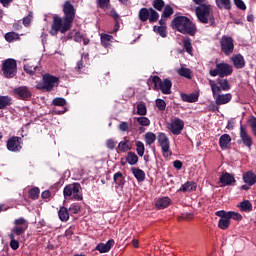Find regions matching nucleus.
I'll list each match as a JSON object with an SVG mask.
<instances>
[{
	"mask_svg": "<svg viewBox=\"0 0 256 256\" xmlns=\"http://www.w3.org/2000/svg\"><path fill=\"white\" fill-rule=\"evenodd\" d=\"M64 17L54 15L53 23L50 29V34L57 35V33H67L73 25L75 19V6L71 2H65L63 6Z\"/></svg>",
	"mask_w": 256,
	"mask_h": 256,
	"instance_id": "nucleus-1",
	"label": "nucleus"
},
{
	"mask_svg": "<svg viewBox=\"0 0 256 256\" xmlns=\"http://www.w3.org/2000/svg\"><path fill=\"white\" fill-rule=\"evenodd\" d=\"M27 229H29V222L25 218L14 220V227L11 229V233L8 234L10 247L13 251L19 249V241L25 239Z\"/></svg>",
	"mask_w": 256,
	"mask_h": 256,
	"instance_id": "nucleus-2",
	"label": "nucleus"
},
{
	"mask_svg": "<svg viewBox=\"0 0 256 256\" xmlns=\"http://www.w3.org/2000/svg\"><path fill=\"white\" fill-rule=\"evenodd\" d=\"M172 27L184 35H195L197 28L186 16H177L172 20Z\"/></svg>",
	"mask_w": 256,
	"mask_h": 256,
	"instance_id": "nucleus-3",
	"label": "nucleus"
},
{
	"mask_svg": "<svg viewBox=\"0 0 256 256\" xmlns=\"http://www.w3.org/2000/svg\"><path fill=\"white\" fill-rule=\"evenodd\" d=\"M196 15L200 23H215V17L213 16V8L209 4H204L196 7Z\"/></svg>",
	"mask_w": 256,
	"mask_h": 256,
	"instance_id": "nucleus-4",
	"label": "nucleus"
},
{
	"mask_svg": "<svg viewBox=\"0 0 256 256\" xmlns=\"http://www.w3.org/2000/svg\"><path fill=\"white\" fill-rule=\"evenodd\" d=\"M64 199H71V201H83V194H81V184L72 183L63 189Z\"/></svg>",
	"mask_w": 256,
	"mask_h": 256,
	"instance_id": "nucleus-5",
	"label": "nucleus"
},
{
	"mask_svg": "<svg viewBox=\"0 0 256 256\" xmlns=\"http://www.w3.org/2000/svg\"><path fill=\"white\" fill-rule=\"evenodd\" d=\"M152 83L154 84V91H161L163 95H171V87H173L171 80L167 78L161 80L159 76H153Z\"/></svg>",
	"mask_w": 256,
	"mask_h": 256,
	"instance_id": "nucleus-6",
	"label": "nucleus"
},
{
	"mask_svg": "<svg viewBox=\"0 0 256 256\" xmlns=\"http://www.w3.org/2000/svg\"><path fill=\"white\" fill-rule=\"evenodd\" d=\"M1 71L6 79H13L17 75V60L8 58L2 61Z\"/></svg>",
	"mask_w": 256,
	"mask_h": 256,
	"instance_id": "nucleus-7",
	"label": "nucleus"
},
{
	"mask_svg": "<svg viewBox=\"0 0 256 256\" xmlns=\"http://www.w3.org/2000/svg\"><path fill=\"white\" fill-rule=\"evenodd\" d=\"M233 73V66L227 63H218L214 70H210L209 74L211 77H229Z\"/></svg>",
	"mask_w": 256,
	"mask_h": 256,
	"instance_id": "nucleus-8",
	"label": "nucleus"
},
{
	"mask_svg": "<svg viewBox=\"0 0 256 256\" xmlns=\"http://www.w3.org/2000/svg\"><path fill=\"white\" fill-rule=\"evenodd\" d=\"M59 78L49 74L43 76V82H38L36 87L40 91H52L55 84L58 83Z\"/></svg>",
	"mask_w": 256,
	"mask_h": 256,
	"instance_id": "nucleus-9",
	"label": "nucleus"
},
{
	"mask_svg": "<svg viewBox=\"0 0 256 256\" xmlns=\"http://www.w3.org/2000/svg\"><path fill=\"white\" fill-rule=\"evenodd\" d=\"M157 139L162 149L163 157H171V155H173V152L171 151V142L169 141V137H167V134L160 133Z\"/></svg>",
	"mask_w": 256,
	"mask_h": 256,
	"instance_id": "nucleus-10",
	"label": "nucleus"
},
{
	"mask_svg": "<svg viewBox=\"0 0 256 256\" xmlns=\"http://www.w3.org/2000/svg\"><path fill=\"white\" fill-rule=\"evenodd\" d=\"M212 97L217 105H227L233 99L231 93L221 94L219 88L213 86Z\"/></svg>",
	"mask_w": 256,
	"mask_h": 256,
	"instance_id": "nucleus-11",
	"label": "nucleus"
},
{
	"mask_svg": "<svg viewBox=\"0 0 256 256\" xmlns=\"http://www.w3.org/2000/svg\"><path fill=\"white\" fill-rule=\"evenodd\" d=\"M6 147L8 151H11L12 153H19V151L23 149V140L18 136L10 137L7 141Z\"/></svg>",
	"mask_w": 256,
	"mask_h": 256,
	"instance_id": "nucleus-12",
	"label": "nucleus"
},
{
	"mask_svg": "<svg viewBox=\"0 0 256 256\" xmlns=\"http://www.w3.org/2000/svg\"><path fill=\"white\" fill-rule=\"evenodd\" d=\"M184 127L185 122L180 118H174L170 123H167V129H169L172 135H181V131H183Z\"/></svg>",
	"mask_w": 256,
	"mask_h": 256,
	"instance_id": "nucleus-13",
	"label": "nucleus"
},
{
	"mask_svg": "<svg viewBox=\"0 0 256 256\" xmlns=\"http://www.w3.org/2000/svg\"><path fill=\"white\" fill-rule=\"evenodd\" d=\"M221 50L225 55H231L235 49V44L233 43V38L229 36H223L221 41Z\"/></svg>",
	"mask_w": 256,
	"mask_h": 256,
	"instance_id": "nucleus-14",
	"label": "nucleus"
},
{
	"mask_svg": "<svg viewBox=\"0 0 256 256\" xmlns=\"http://www.w3.org/2000/svg\"><path fill=\"white\" fill-rule=\"evenodd\" d=\"M209 85L212 92L213 87H216L218 89V92L229 91V89H231V86L229 85V80L223 78H218L216 82L213 80H209Z\"/></svg>",
	"mask_w": 256,
	"mask_h": 256,
	"instance_id": "nucleus-15",
	"label": "nucleus"
},
{
	"mask_svg": "<svg viewBox=\"0 0 256 256\" xmlns=\"http://www.w3.org/2000/svg\"><path fill=\"white\" fill-rule=\"evenodd\" d=\"M13 93L17 99H22L26 101V99H30L31 97V90L27 88V86H19L13 89Z\"/></svg>",
	"mask_w": 256,
	"mask_h": 256,
	"instance_id": "nucleus-16",
	"label": "nucleus"
},
{
	"mask_svg": "<svg viewBox=\"0 0 256 256\" xmlns=\"http://www.w3.org/2000/svg\"><path fill=\"white\" fill-rule=\"evenodd\" d=\"M217 217H226L229 221L231 219H234V221H241L243 219V216L241 214L235 212V211H224V210H219L215 213Z\"/></svg>",
	"mask_w": 256,
	"mask_h": 256,
	"instance_id": "nucleus-17",
	"label": "nucleus"
},
{
	"mask_svg": "<svg viewBox=\"0 0 256 256\" xmlns=\"http://www.w3.org/2000/svg\"><path fill=\"white\" fill-rule=\"evenodd\" d=\"M115 246V240L110 239L106 243H99L96 245L95 250L99 253H109Z\"/></svg>",
	"mask_w": 256,
	"mask_h": 256,
	"instance_id": "nucleus-18",
	"label": "nucleus"
},
{
	"mask_svg": "<svg viewBox=\"0 0 256 256\" xmlns=\"http://www.w3.org/2000/svg\"><path fill=\"white\" fill-rule=\"evenodd\" d=\"M219 181L221 183V187L235 185V175L225 172L220 176Z\"/></svg>",
	"mask_w": 256,
	"mask_h": 256,
	"instance_id": "nucleus-19",
	"label": "nucleus"
},
{
	"mask_svg": "<svg viewBox=\"0 0 256 256\" xmlns=\"http://www.w3.org/2000/svg\"><path fill=\"white\" fill-rule=\"evenodd\" d=\"M240 138L246 147H251L253 145V139L247 132L245 126H240Z\"/></svg>",
	"mask_w": 256,
	"mask_h": 256,
	"instance_id": "nucleus-20",
	"label": "nucleus"
},
{
	"mask_svg": "<svg viewBox=\"0 0 256 256\" xmlns=\"http://www.w3.org/2000/svg\"><path fill=\"white\" fill-rule=\"evenodd\" d=\"M231 61L235 69H243L245 67V58L241 54H235L231 57Z\"/></svg>",
	"mask_w": 256,
	"mask_h": 256,
	"instance_id": "nucleus-21",
	"label": "nucleus"
},
{
	"mask_svg": "<svg viewBox=\"0 0 256 256\" xmlns=\"http://www.w3.org/2000/svg\"><path fill=\"white\" fill-rule=\"evenodd\" d=\"M242 179L246 185H249L250 187H253L256 183V175L253 173V171L245 172L242 176Z\"/></svg>",
	"mask_w": 256,
	"mask_h": 256,
	"instance_id": "nucleus-22",
	"label": "nucleus"
},
{
	"mask_svg": "<svg viewBox=\"0 0 256 256\" xmlns=\"http://www.w3.org/2000/svg\"><path fill=\"white\" fill-rule=\"evenodd\" d=\"M180 97L182 101H184L185 103H197V101H199V94L197 93H191V94L181 93Z\"/></svg>",
	"mask_w": 256,
	"mask_h": 256,
	"instance_id": "nucleus-23",
	"label": "nucleus"
},
{
	"mask_svg": "<svg viewBox=\"0 0 256 256\" xmlns=\"http://www.w3.org/2000/svg\"><path fill=\"white\" fill-rule=\"evenodd\" d=\"M229 145H231V136L229 134H223L219 138V146L221 149H229Z\"/></svg>",
	"mask_w": 256,
	"mask_h": 256,
	"instance_id": "nucleus-24",
	"label": "nucleus"
},
{
	"mask_svg": "<svg viewBox=\"0 0 256 256\" xmlns=\"http://www.w3.org/2000/svg\"><path fill=\"white\" fill-rule=\"evenodd\" d=\"M197 189V184L193 181L185 182L179 189L182 193H191V191H195Z\"/></svg>",
	"mask_w": 256,
	"mask_h": 256,
	"instance_id": "nucleus-25",
	"label": "nucleus"
},
{
	"mask_svg": "<svg viewBox=\"0 0 256 256\" xmlns=\"http://www.w3.org/2000/svg\"><path fill=\"white\" fill-rule=\"evenodd\" d=\"M238 207L240 211H243L244 213H251V211H253V204H251V201L249 200H244L240 202Z\"/></svg>",
	"mask_w": 256,
	"mask_h": 256,
	"instance_id": "nucleus-26",
	"label": "nucleus"
},
{
	"mask_svg": "<svg viewBox=\"0 0 256 256\" xmlns=\"http://www.w3.org/2000/svg\"><path fill=\"white\" fill-rule=\"evenodd\" d=\"M118 150L121 153H127V151H131V142L127 139L120 141L118 144Z\"/></svg>",
	"mask_w": 256,
	"mask_h": 256,
	"instance_id": "nucleus-27",
	"label": "nucleus"
},
{
	"mask_svg": "<svg viewBox=\"0 0 256 256\" xmlns=\"http://www.w3.org/2000/svg\"><path fill=\"white\" fill-rule=\"evenodd\" d=\"M168 205H171V199L169 197L159 198L156 202L157 209H166Z\"/></svg>",
	"mask_w": 256,
	"mask_h": 256,
	"instance_id": "nucleus-28",
	"label": "nucleus"
},
{
	"mask_svg": "<svg viewBox=\"0 0 256 256\" xmlns=\"http://www.w3.org/2000/svg\"><path fill=\"white\" fill-rule=\"evenodd\" d=\"M58 217L60 221L66 223V221H69V210L65 206L60 207Z\"/></svg>",
	"mask_w": 256,
	"mask_h": 256,
	"instance_id": "nucleus-29",
	"label": "nucleus"
},
{
	"mask_svg": "<svg viewBox=\"0 0 256 256\" xmlns=\"http://www.w3.org/2000/svg\"><path fill=\"white\" fill-rule=\"evenodd\" d=\"M136 113L134 112V115H140L141 117H145L147 115V105H145V102H140L136 106Z\"/></svg>",
	"mask_w": 256,
	"mask_h": 256,
	"instance_id": "nucleus-30",
	"label": "nucleus"
},
{
	"mask_svg": "<svg viewBox=\"0 0 256 256\" xmlns=\"http://www.w3.org/2000/svg\"><path fill=\"white\" fill-rule=\"evenodd\" d=\"M132 173L139 183L145 181V172L143 170L139 168H132Z\"/></svg>",
	"mask_w": 256,
	"mask_h": 256,
	"instance_id": "nucleus-31",
	"label": "nucleus"
},
{
	"mask_svg": "<svg viewBox=\"0 0 256 256\" xmlns=\"http://www.w3.org/2000/svg\"><path fill=\"white\" fill-rule=\"evenodd\" d=\"M230 225H231V220H229L227 217H220V220L218 221L219 229H222L223 231H225L229 229Z\"/></svg>",
	"mask_w": 256,
	"mask_h": 256,
	"instance_id": "nucleus-32",
	"label": "nucleus"
},
{
	"mask_svg": "<svg viewBox=\"0 0 256 256\" xmlns=\"http://www.w3.org/2000/svg\"><path fill=\"white\" fill-rule=\"evenodd\" d=\"M13 103V99L10 96H0V109H5Z\"/></svg>",
	"mask_w": 256,
	"mask_h": 256,
	"instance_id": "nucleus-33",
	"label": "nucleus"
},
{
	"mask_svg": "<svg viewBox=\"0 0 256 256\" xmlns=\"http://www.w3.org/2000/svg\"><path fill=\"white\" fill-rule=\"evenodd\" d=\"M127 163L129 165H137L139 163V156L135 152H129L126 157Z\"/></svg>",
	"mask_w": 256,
	"mask_h": 256,
	"instance_id": "nucleus-34",
	"label": "nucleus"
},
{
	"mask_svg": "<svg viewBox=\"0 0 256 256\" xmlns=\"http://www.w3.org/2000/svg\"><path fill=\"white\" fill-rule=\"evenodd\" d=\"M114 183L118 185V187H123L125 185V178L123 177V173L116 172L113 176Z\"/></svg>",
	"mask_w": 256,
	"mask_h": 256,
	"instance_id": "nucleus-35",
	"label": "nucleus"
},
{
	"mask_svg": "<svg viewBox=\"0 0 256 256\" xmlns=\"http://www.w3.org/2000/svg\"><path fill=\"white\" fill-rule=\"evenodd\" d=\"M134 121H137L138 125H141V127H149V125H151V120L145 116L134 117Z\"/></svg>",
	"mask_w": 256,
	"mask_h": 256,
	"instance_id": "nucleus-36",
	"label": "nucleus"
},
{
	"mask_svg": "<svg viewBox=\"0 0 256 256\" xmlns=\"http://www.w3.org/2000/svg\"><path fill=\"white\" fill-rule=\"evenodd\" d=\"M149 11H150V8L140 9L139 14H138L140 21L145 23V21L149 20Z\"/></svg>",
	"mask_w": 256,
	"mask_h": 256,
	"instance_id": "nucleus-37",
	"label": "nucleus"
},
{
	"mask_svg": "<svg viewBox=\"0 0 256 256\" xmlns=\"http://www.w3.org/2000/svg\"><path fill=\"white\" fill-rule=\"evenodd\" d=\"M219 9H231V0H215Z\"/></svg>",
	"mask_w": 256,
	"mask_h": 256,
	"instance_id": "nucleus-38",
	"label": "nucleus"
},
{
	"mask_svg": "<svg viewBox=\"0 0 256 256\" xmlns=\"http://www.w3.org/2000/svg\"><path fill=\"white\" fill-rule=\"evenodd\" d=\"M145 141L146 145H153V143L157 141V135H155L153 132H148L145 134Z\"/></svg>",
	"mask_w": 256,
	"mask_h": 256,
	"instance_id": "nucleus-39",
	"label": "nucleus"
},
{
	"mask_svg": "<svg viewBox=\"0 0 256 256\" xmlns=\"http://www.w3.org/2000/svg\"><path fill=\"white\" fill-rule=\"evenodd\" d=\"M111 41H113V37L109 34H103L101 36V43L103 47H110Z\"/></svg>",
	"mask_w": 256,
	"mask_h": 256,
	"instance_id": "nucleus-40",
	"label": "nucleus"
},
{
	"mask_svg": "<svg viewBox=\"0 0 256 256\" xmlns=\"http://www.w3.org/2000/svg\"><path fill=\"white\" fill-rule=\"evenodd\" d=\"M173 13H175V11L173 10V7H171V5H166L164 6V10L162 12V18L169 19V17H171Z\"/></svg>",
	"mask_w": 256,
	"mask_h": 256,
	"instance_id": "nucleus-41",
	"label": "nucleus"
},
{
	"mask_svg": "<svg viewBox=\"0 0 256 256\" xmlns=\"http://www.w3.org/2000/svg\"><path fill=\"white\" fill-rule=\"evenodd\" d=\"M148 20L150 23H156V21H159V14L155 9L150 8Z\"/></svg>",
	"mask_w": 256,
	"mask_h": 256,
	"instance_id": "nucleus-42",
	"label": "nucleus"
},
{
	"mask_svg": "<svg viewBox=\"0 0 256 256\" xmlns=\"http://www.w3.org/2000/svg\"><path fill=\"white\" fill-rule=\"evenodd\" d=\"M136 153L139 157H143V155H145V144H143V142H136Z\"/></svg>",
	"mask_w": 256,
	"mask_h": 256,
	"instance_id": "nucleus-43",
	"label": "nucleus"
},
{
	"mask_svg": "<svg viewBox=\"0 0 256 256\" xmlns=\"http://www.w3.org/2000/svg\"><path fill=\"white\" fill-rule=\"evenodd\" d=\"M178 74L186 79H191V69L189 68L181 67L178 69Z\"/></svg>",
	"mask_w": 256,
	"mask_h": 256,
	"instance_id": "nucleus-44",
	"label": "nucleus"
},
{
	"mask_svg": "<svg viewBox=\"0 0 256 256\" xmlns=\"http://www.w3.org/2000/svg\"><path fill=\"white\" fill-rule=\"evenodd\" d=\"M152 5L156 11H163V9L166 7L165 1L163 0H153Z\"/></svg>",
	"mask_w": 256,
	"mask_h": 256,
	"instance_id": "nucleus-45",
	"label": "nucleus"
},
{
	"mask_svg": "<svg viewBox=\"0 0 256 256\" xmlns=\"http://www.w3.org/2000/svg\"><path fill=\"white\" fill-rule=\"evenodd\" d=\"M155 33H158L160 37H167V28L165 26H154Z\"/></svg>",
	"mask_w": 256,
	"mask_h": 256,
	"instance_id": "nucleus-46",
	"label": "nucleus"
},
{
	"mask_svg": "<svg viewBox=\"0 0 256 256\" xmlns=\"http://www.w3.org/2000/svg\"><path fill=\"white\" fill-rule=\"evenodd\" d=\"M4 37L8 43H13V41H15L16 39H19V34L15 32H8L5 34Z\"/></svg>",
	"mask_w": 256,
	"mask_h": 256,
	"instance_id": "nucleus-47",
	"label": "nucleus"
},
{
	"mask_svg": "<svg viewBox=\"0 0 256 256\" xmlns=\"http://www.w3.org/2000/svg\"><path fill=\"white\" fill-rule=\"evenodd\" d=\"M155 104L159 111H165L167 109V102L161 98L156 99Z\"/></svg>",
	"mask_w": 256,
	"mask_h": 256,
	"instance_id": "nucleus-48",
	"label": "nucleus"
},
{
	"mask_svg": "<svg viewBox=\"0 0 256 256\" xmlns=\"http://www.w3.org/2000/svg\"><path fill=\"white\" fill-rule=\"evenodd\" d=\"M183 47L188 52L189 55L193 53V45L191 44V39H186L183 41Z\"/></svg>",
	"mask_w": 256,
	"mask_h": 256,
	"instance_id": "nucleus-49",
	"label": "nucleus"
},
{
	"mask_svg": "<svg viewBox=\"0 0 256 256\" xmlns=\"http://www.w3.org/2000/svg\"><path fill=\"white\" fill-rule=\"evenodd\" d=\"M52 103L53 105H56V107H65V105H67V100L64 98H54Z\"/></svg>",
	"mask_w": 256,
	"mask_h": 256,
	"instance_id": "nucleus-50",
	"label": "nucleus"
},
{
	"mask_svg": "<svg viewBox=\"0 0 256 256\" xmlns=\"http://www.w3.org/2000/svg\"><path fill=\"white\" fill-rule=\"evenodd\" d=\"M32 21H33V12H29V14L23 18L22 23L24 27H29Z\"/></svg>",
	"mask_w": 256,
	"mask_h": 256,
	"instance_id": "nucleus-51",
	"label": "nucleus"
},
{
	"mask_svg": "<svg viewBox=\"0 0 256 256\" xmlns=\"http://www.w3.org/2000/svg\"><path fill=\"white\" fill-rule=\"evenodd\" d=\"M80 210H81V206H79L78 203H73V204L69 207L70 213H73L74 215H77V213H79Z\"/></svg>",
	"mask_w": 256,
	"mask_h": 256,
	"instance_id": "nucleus-52",
	"label": "nucleus"
},
{
	"mask_svg": "<svg viewBox=\"0 0 256 256\" xmlns=\"http://www.w3.org/2000/svg\"><path fill=\"white\" fill-rule=\"evenodd\" d=\"M24 71L26 73H29V75H33V73H35V71H37V66H31L29 64H25Z\"/></svg>",
	"mask_w": 256,
	"mask_h": 256,
	"instance_id": "nucleus-53",
	"label": "nucleus"
},
{
	"mask_svg": "<svg viewBox=\"0 0 256 256\" xmlns=\"http://www.w3.org/2000/svg\"><path fill=\"white\" fill-rule=\"evenodd\" d=\"M249 125L252 129L253 135L256 137V118L253 116L249 119Z\"/></svg>",
	"mask_w": 256,
	"mask_h": 256,
	"instance_id": "nucleus-54",
	"label": "nucleus"
},
{
	"mask_svg": "<svg viewBox=\"0 0 256 256\" xmlns=\"http://www.w3.org/2000/svg\"><path fill=\"white\" fill-rule=\"evenodd\" d=\"M30 199H38L39 198V188H32L29 191Z\"/></svg>",
	"mask_w": 256,
	"mask_h": 256,
	"instance_id": "nucleus-55",
	"label": "nucleus"
},
{
	"mask_svg": "<svg viewBox=\"0 0 256 256\" xmlns=\"http://www.w3.org/2000/svg\"><path fill=\"white\" fill-rule=\"evenodd\" d=\"M118 129L122 131V133L129 131V123L126 121L120 122Z\"/></svg>",
	"mask_w": 256,
	"mask_h": 256,
	"instance_id": "nucleus-56",
	"label": "nucleus"
},
{
	"mask_svg": "<svg viewBox=\"0 0 256 256\" xmlns=\"http://www.w3.org/2000/svg\"><path fill=\"white\" fill-rule=\"evenodd\" d=\"M234 4L238 9H241V11H245L247 9V6H245V2L243 0H234Z\"/></svg>",
	"mask_w": 256,
	"mask_h": 256,
	"instance_id": "nucleus-57",
	"label": "nucleus"
},
{
	"mask_svg": "<svg viewBox=\"0 0 256 256\" xmlns=\"http://www.w3.org/2000/svg\"><path fill=\"white\" fill-rule=\"evenodd\" d=\"M84 69H85V66L83 65V60H79L75 67V71H77L78 73H82Z\"/></svg>",
	"mask_w": 256,
	"mask_h": 256,
	"instance_id": "nucleus-58",
	"label": "nucleus"
},
{
	"mask_svg": "<svg viewBox=\"0 0 256 256\" xmlns=\"http://www.w3.org/2000/svg\"><path fill=\"white\" fill-rule=\"evenodd\" d=\"M84 38L85 35H83L81 32H76L74 35V40L76 41V43H81Z\"/></svg>",
	"mask_w": 256,
	"mask_h": 256,
	"instance_id": "nucleus-59",
	"label": "nucleus"
},
{
	"mask_svg": "<svg viewBox=\"0 0 256 256\" xmlns=\"http://www.w3.org/2000/svg\"><path fill=\"white\" fill-rule=\"evenodd\" d=\"M173 167L177 169V171H181V169H183V162H181V160H175L173 162Z\"/></svg>",
	"mask_w": 256,
	"mask_h": 256,
	"instance_id": "nucleus-60",
	"label": "nucleus"
},
{
	"mask_svg": "<svg viewBox=\"0 0 256 256\" xmlns=\"http://www.w3.org/2000/svg\"><path fill=\"white\" fill-rule=\"evenodd\" d=\"M116 145H117V142H114L113 139H108L106 141V146H107L108 149L113 150V149H115Z\"/></svg>",
	"mask_w": 256,
	"mask_h": 256,
	"instance_id": "nucleus-61",
	"label": "nucleus"
},
{
	"mask_svg": "<svg viewBox=\"0 0 256 256\" xmlns=\"http://www.w3.org/2000/svg\"><path fill=\"white\" fill-rule=\"evenodd\" d=\"M98 5L101 9H106L107 5H109V0H98Z\"/></svg>",
	"mask_w": 256,
	"mask_h": 256,
	"instance_id": "nucleus-62",
	"label": "nucleus"
},
{
	"mask_svg": "<svg viewBox=\"0 0 256 256\" xmlns=\"http://www.w3.org/2000/svg\"><path fill=\"white\" fill-rule=\"evenodd\" d=\"M1 5H3V7H10L11 3H13V0H0Z\"/></svg>",
	"mask_w": 256,
	"mask_h": 256,
	"instance_id": "nucleus-63",
	"label": "nucleus"
},
{
	"mask_svg": "<svg viewBox=\"0 0 256 256\" xmlns=\"http://www.w3.org/2000/svg\"><path fill=\"white\" fill-rule=\"evenodd\" d=\"M41 196L42 199H49V197H51V192L49 190H45L42 192Z\"/></svg>",
	"mask_w": 256,
	"mask_h": 256,
	"instance_id": "nucleus-64",
	"label": "nucleus"
}]
</instances>
